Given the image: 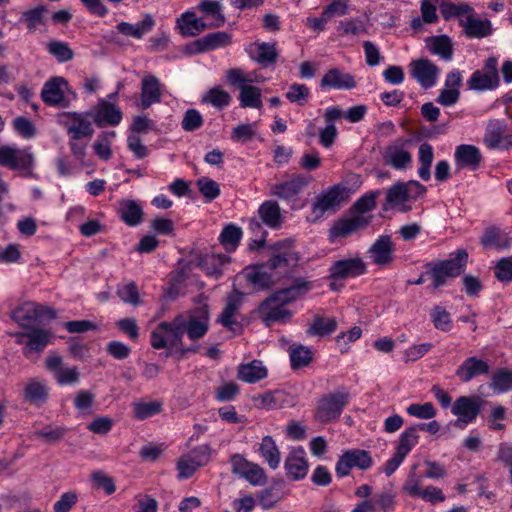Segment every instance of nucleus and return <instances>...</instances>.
Returning a JSON list of instances; mask_svg holds the SVG:
<instances>
[{
  "mask_svg": "<svg viewBox=\"0 0 512 512\" xmlns=\"http://www.w3.org/2000/svg\"><path fill=\"white\" fill-rule=\"evenodd\" d=\"M86 115L91 116L94 123L100 128L105 125L117 126L123 117L122 111L115 104L106 100H100L94 111L88 112Z\"/></svg>",
  "mask_w": 512,
  "mask_h": 512,
  "instance_id": "nucleus-21",
  "label": "nucleus"
},
{
  "mask_svg": "<svg viewBox=\"0 0 512 512\" xmlns=\"http://www.w3.org/2000/svg\"><path fill=\"white\" fill-rule=\"evenodd\" d=\"M162 99L161 83L159 79L152 75L147 74L141 81V102L142 109H148L153 104L160 103Z\"/></svg>",
  "mask_w": 512,
  "mask_h": 512,
  "instance_id": "nucleus-25",
  "label": "nucleus"
},
{
  "mask_svg": "<svg viewBox=\"0 0 512 512\" xmlns=\"http://www.w3.org/2000/svg\"><path fill=\"white\" fill-rule=\"evenodd\" d=\"M134 417L138 420H145L162 411V403L159 401L133 403Z\"/></svg>",
  "mask_w": 512,
  "mask_h": 512,
  "instance_id": "nucleus-56",
  "label": "nucleus"
},
{
  "mask_svg": "<svg viewBox=\"0 0 512 512\" xmlns=\"http://www.w3.org/2000/svg\"><path fill=\"white\" fill-rule=\"evenodd\" d=\"M384 163L395 170H405L412 162L409 151L397 145H390L383 154Z\"/></svg>",
  "mask_w": 512,
  "mask_h": 512,
  "instance_id": "nucleus-33",
  "label": "nucleus"
},
{
  "mask_svg": "<svg viewBox=\"0 0 512 512\" xmlns=\"http://www.w3.org/2000/svg\"><path fill=\"white\" fill-rule=\"evenodd\" d=\"M34 161L29 149H15L10 146L0 147V165L9 169H28Z\"/></svg>",
  "mask_w": 512,
  "mask_h": 512,
  "instance_id": "nucleus-18",
  "label": "nucleus"
},
{
  "mask_svg": "<svg viewBox=\"0 0 512 512\" xmlns=\"http://www.w3.org/2000/svg\"><path fill=\"white\" fill-rule=\"evenodd\" d=\"M454 157L459 167H468L471 170H476L482 160L479 149L469 144L459 145L456 148Z\"/></svg>",
  "mask_w": 512,
  "mask_h": 512,
  "instance_id": "nucleus-31",
  "label": "nucleus"
},
{
  "mask_svg": "<svg viewBox=\"0 0 512 512\" xmlns=\"http://www.w3.org/2000/svg\"><path fill=\"white\" fill-rule=\"evenodd\" d=\"M116 137L115 131L102 132L95 141L93 148L95 154L102 160H109L112 156L110 148L112 140Z\"/></svg>",
  "mask_w": 512,
  "mask_h": 512,
  "instance_id": "nucleus-53",
  "label": "nucleus"
},
{
  "mask_svg": "<svg viewBox=\"0 0 512 512\" xmlns=\"http://www.w3.org/2000/svg\"><path fill=\"white\" fill-rule=\"evenodd\" d=\"M311 177L296 174L290 179L271 186V194L285 201L294 200L307 187Z\"/></svg>",
  "mask_w": 512,
  "mask_h": 512,
  "instance_id": "nucleus-16",
  "label": "nucleus"
},
{
  "mask_svg": "<svg viewBox=\"0 0 512 512\" xmlns=\"http://www.w3.org/2000/svg\"><path fill=\"white\" fill-rule=\"evenodd\" d=\"M286 474L292 480L304 479L308 472V462L305 458V451L302 447L290 451L284 462Z\"/></svg>",
  "mask_w": 512,
  "mask_h": 512,
  "instance_id": "nucleus-24",
  "label": "nucleus"
},
{
  "mask_svg": "<svg viewBox=\"0 0 512 512\" xmlns=\"http://www.w3.org/2000/svg\"><path fill=\"white\" fill-rule=\"evenodd\" d=\"M185 333L190 340L196 341L203 338L209 329V324L201 321H196L194 318H184Z\"/></svg>",
  "mask_w": 512,
  "mask_h": 512,
  "instance_id": "nucleus-57",
  "label": "nucleus"
},
{
  "mask_svg": "<svg viewBox=\"0 0 512 512\" xmlns=\"http://www.w3.org/2000/svg\"><path fill=\"white\" fill-rule=\"evenodd\" d=\"M241 296L242 294L239 291H236V295L228 296L227 303L218 318V322L232 331L235 330V326L240 327L239 323L233 319V316L236 314L241 304Z\"/></svg>",
  "mask_w": 512,
  "mask_h": 512,
  "instance_id": "nucleus-38",
  "label": "nucleus"
},
{
  "mask_svg": "<svg viewBox=\"0 0 512 512\" xmlns=\"http://www.w3.org/2000/svg\"><path fill=\"white\" fill-rule=\"evenodd\" d=\"M418 442L419 434L415 432V428L409 426L400 434L395 451L406 457Z\"/></svg>",
  "mask_w": 512,
  "mask_h": 512,
  "instance_id": "nucleus-50",
  "label": "nucleus"
},
{
  "mask_svg": "<svg viewBox=\"0 0 512 512\" xmlns=\"http://www.w3.org/2000/svg\"><path fill=\"white\" fill-rule=\"evenodd\" d=\"M411 76L424 88L435 85L439 68L429 59L420 58L413 60L410 65Z\"/></svg>",
  "mask_w": 512,
  "mask_h": 512,
  "instance_id": "nucleus-17",
  "label": "nucleus"
},
{
  "mask_svg": "<svg viewBox=\"0 0 512 512\" xmlns=\"http://www.w3.org/2000/svg\"><path fill=\"white\" fill-rule=\"evenodd\" d=\"M349 394L346 392L331 393L323 397L316 409V419L329 423L339 418L344 407L348 404Z\"/></svg>",
  "mask_w": 512,
  "mask_h": 512,
  "instance_id": "nucleus-10",
  "label": "nucleus"
},
{
  "mask_svg": "<svg viewBox=\"0 0 512 512\" xmlns=\"http://www.w3.org/2000/svg\"><path fill=\"white\" fill-rule=\"evenodd\" d=\"M292 240H282L275 243L271 249L274 251L264 265L271 271L283 274L282 287L270 293L258 306V314L266 327L276 323L286 324L292 318V311L286 306L304 298L315 287L314 281L294 274V267L298 265V254L289 249Z\"/></svg>",
  "mask_w": 512,
  "mask_h": 512,
  "instance_id": "nucleus-1",
  "label": "nucleus"
},
{
  "mask_svg": "<svg viewBox=\"0 0 512 512\" xmlns=\"http://www.w3.org/2000/svg\"><path fill=\"white\" fill-rule=\"evenodd\" d=\"M12 319L25 330L37 328L44 319H54V309L35 303H26L13 310Z\"/></svg>",
  "mask_w": 512,
  "mask_h": 512,
  "instance_id": "nucleus-4",
  "label": "nucleus"
},
{
  "mask_svg": "<svg viewBox=\"0 0 512 512\" xmlns=\"http://www.w3.org/2000/svg\"><path fill=\"white\" fill-rule=\"evenodd\" d=\"M44 12V6H38L33 9H29L22 13L21 21L26 22L27 28L30 32H34L37 26L43 23Z\"/></svg>",
  "mask_w": 512,
  "mask_h": 512,
  "instance_id": "nucleus-61",
  "label": "nucleus"
},
{
  "mask_svg": "<svg viewBox=\"0 0 512 512\" xmlns=\"http://www.w3.org/2000/svg\"><path fill=\"white\" fill-rule=\"evenodd\" d=\"M482 399L479 396H460L452 405L451 412L458 418L454 426L463 429L467 424L476 420L482 407Z\"/></svg>",
  "mask_w": 512,
  "mask_h": 512,
  "instance_id": "nucleus-8",
  "label": "nucleus"
},
{
  "mask_svg": "<svg viewBox=\"0 0 512 512\" xmlns=\"http://www.w3.org/2000/svg\"><path fill=\"white\" fill-rule=\"evenodd\" d=\"M136 503L132 509L134 512H157L158 502L148 494H140L135 498Z\"/></svg>",
  "mask_w": 512,
  "mask_h": 512,
  "instance_id": "nucleus-64",
  "label": "nucleus"
},
{
  "mask_svg": "<svg viewBox=\"0 0 512 512\" xmlns=\"http://www.w3.org/2000/svg\"><path fill=\"white\" fill-rule=\"evenodd\" d=\"M367 272L366 263L360 257H353L334 261L329 268V278L345 280L364 275Z\"/></svg>",
  "mask_w": 512,
  "mask_h": 512,
  "instance_id": "nucleus-15",
  "label": "nucleus"
},
{
  "mask_svg": "<svg viewBox=\"0 0 512 512\" xmlns=\"http://www.w3.org/2000/svg\"><path fill=\"white\" fill-rule=\"evenodd\" d=\"M49 398V387L45 380L30 378L23 391L22 399L25 403L35 407H42Z\"/></svg>",
  "mask_w": 512,
  "mask_h": 512,
  "instance_id": "nucleus-23",
  "label": "nucleus"
},
{
  "mask_svg": "<svg viewBox=\"0 0 512 512\" xmlns=\"http://www.w3.org/2000/svg\"><path fill=\"white\" fill-rule=\"evenodd\" d=\"M259 267L248 268L245 270L244 276L246 280L253 285L256 290H267L274 286L277 281L283 283V274L271 271L264 265Z\"/></svg>",
  "mask_w": 512,
  "mask_h": 512,
  "instance_id": "nucleus-19",
  "label": "nucleus"
},
{
  "mask_svg": "<svg viewBox=\"0 0 512 512\" xmlns=\"http://www.w3.org/2000/svg\"><path fill=\"white\" fill-rule=\"evenodd\" d=\"M267 368L260 360L240 364L237 369V378L246 383H256L267 377Z\"/></svg>",
  "mask_w": 512,
  "mask_h": 512,
  "instance_id": "nucleus-32",
  "label": "nucleus"
},
{
  "mask_svg": "<svg viewBox=\"0 0 512 512\" xmlns=\"http://www.w3.org/2000/svg\"><path fill=\"white\" fill-rule=\"evenodd\" d=\"M421 483V478L417 477L414 472H410L402 487V490L411 497H419L431 504L443 502L446 499L440 488L428 486L422 489Z\"/></svg>",
  "mask_w": 512,
  "mask_h": 512,
  "instance_id": "nucleus-13",
  "label": "nucleus"
},
{
  "mask_svg": "<svg viewBox=\"0 0 512 512\" xmlns=\"http://www.w3.org/2000/svg\"><path fill=\"white\" fill-rule=\"evenodd\" d=\"M499 83L498 60L491 56L485 60L482 69L472 73L467 81V87L470 90L486 91L496 89Z\"/></svg>",
  "mask_w": 512,
  "mask_h": 512,
  "instance_id": "nucleus-6",
  "label": "nucleus"
},
{
  "mask_svg": "<svg viewBox=\"0 0 512 512\" xmlns=\"http://www.w3.org/2000/svg\"><path fill=\"white\" fill-rule=\"evenodd\" d=\"M182 24L180 32L183 36H197L207 28H212L210 24H207L200 18H196L193 12H185L181 16Z\"/></svg>",
  "mask_w": 512,
  "mask_h": 512,
  "instance_id": "nucleus-41",
  "label": "nucleus"
},
{
  "mask_svg": "<svg viewBox=\"0 0 512 512\" xmlns=\"http://www.w3.org/2000/svg\"><path fill=\"white\" fill-rule=\"evenodd\" d=\"M290 362L291 368L297 370L310 364L313 359L312 351L310 348L298 345L290 348Z\"/></svg>",
  "mask_w": 512,
  "mask_h": 512,
  "instance_id": "nucleus-52",
  "label": "nucleus"
},
{
  "mask_svg": "<svg viewBox=\"0 0 512 512\" xmlns=\"http://www.w3.org/2000/svg\"><path fill=\"white\" fill-rule=\"evenodd\" d=\"M431 42L430 51L439 55L442 59L449 61L453 56V45L447 35L433 36L429 38Z\"/></svg>",
  "mask_w": 512,
  "mask_h": 512,
  "instance_id": "nucleus-45",
  "label": "nucleus"
},
{
  "mask_svg": "<svg viewBox=\"0 0 512 512\" xmlns=\"http://www.w3.org/2000/svg\"><path fill=\"white\" fill-rule=\"evenodd\" d=\"M47 52L56 58L59 63H66L74 58V51L67 42L52 40L46 45Z\"/></svg>",
  "mask_w": 512,
  "mask_h": 512,
  "instance_id": "nucleus-49",
  "label": "nucleus"
},
{
  "mask_svg": "<svg viewBox=\"0 0 512 512\" xmlns=\"http://www.w3.org/2000/svg\"><path fill=\"white\" fill-rule=\"evenodd\" d=\"M230 257L225 254H211L206 255L201 260V266L206 271L207 275L219 278L222 275L221 267L228 263Z\"/></svg>",
  "mask_w": 512,
  "mask_h": 512,
  "instance_id": "nucleus-44",
  "label": "nucleus"
},
{
  "mask_svg": "<svg viewBox=\"0 0 512 512\" xmlns=\"http://www.w3.org/2000/svg\"><path fill=\"white\" fill-rule=\"evenodd\" d=\"M67 116L73 121V125L67 128L72 140H79L81 137L90 139L93 136L94 129L86 115L78 112H68Z\"/></svg>",
  "mask_w": 512,
  "mask_h": 512,
  "instance_id": "nucleus-34",
  "label": "nucleus"
},
{
  "mask_svg": "<svg viewBox=\"0 0 512 512\" xmlns=\"http://www.w3.org/2000/svg\"><path fill=\"white\" fill-rule=\"evenodd\" d=\"M459 25L463 28V33L469 39H482L493 33L490 20H481L469 15L466 20L460 19Z\"/></svg>",
  "mask_w": 512,
  "mask_h": 512,
  "instance_id": "nucleus-29",
  "label": "nucleus"
},
{
  "mask_svg": "<svg viewBox=\"0 0 512 512\" xmlns=\"http://www.w3.org/2000/svg\"><path fill=\"white\" fill-rule=\"evenodd\" d=\"M144 212L134 200H127L121 204L120 218L128 226H137L143 221Z\"/></svg>",
  "mask_w": 512,
  "mask_h": 512,
  "instance_id": "nucleus-42",
  "label": "nucleus"
},
{
  "mask_svg": "<svg viewBox=\"0 0 512 512\" xmlns=\"http://www.w3.org/2000/svg\"><path fill=\"white\" fill-rule=\"evenodd\" d=\"M212 448L208 444H202L191 449L177 461L178 477L190 478L199 468L206 466L211 461Z\"/></svg>",
  "mask_w": 512,
  "mask_h": 512,
  "instance_id": "nucleus-5",
  "label": "nucleus"
},
{
  "mask_svg": "<svg viewBox=\"0 0 512 512\" xmlns=\"http://www.w3.org/2000/svg\"><path fill=\"white\" fill-rule=\"evenodd\" d=\"M285 393L281 390L268 391L263 394L254 396V402L259 407H265L267 409L280 408L284 400Z\"/></svg>",
  "mask_w": 512,
  "mask_h": 512,
  "instance_id": "nucleus-54",
  "label": "nucleus"
},
{
  "mask_svg": "<svg viewBox=\"0 0 512 512\" xmlns=\"http://www.w3.org/2000/svg\"><path fill=\"white\" fill-rule=\"evenodd\" d=\"M337 321L335 318H325L319 314L314 315L312 323L306 330L307 335L324 337L332 334L337 329Z\"/></svg>",
  "mask_w": 512,
  "mask_h": 512,
  "instance_id": "nucleus-39",
  "label": "nucleus"
},
{
  "mask_svg": "<svg viewBox=\"0 0 512 512\" xmlns=\"http://www.w3.org/2000/svg\"><path fill=\"white\" fill-rule=\"evenodd\" d=\"M226 80L231 86L239 89L238 99L242 108H262L260 88L248 84L257 80L256 72L244 74L240 68H231L226 71Z\"/></svg>",
  "mask_w": 512,
  "mask_h": 512,
  "instance_id": "nucleus-3",
  "label": "nucleus"
},
{
  "mask_svg": "<svg viewBox=\"0 0 512 512\" xmlns=\"http://www.w3.org/2000/svg\"><path fill=\"white\" fill-rule=\"evenodd\" d=\"M155 25V21L153 17L149 14L145 15V17L136 24H131L128 22H120L117 24L116 28L119 33L127 36L133 37L136 39H141L144 34L148 33L152 30Z\"/></svg>",
  "mask_w": 512,
  "mask_h": 512,
  "instance_id": "nucleus-36",
  "label": "nucleus"
},
{
  "mask_svg": "<svg viewBox=\"0 0 512 512\" xmlns=\"http://www.w3.org/2000/svg\"><path fill=\"white\" fill-rule=\"evenodd\" d=\"M231 99V95L227 91L216 86L207 91V93L202 97V102L210 103L215 108L221 110L230 104Z\"/></svg>",
  "mask_w": 512,
  "mask_h": 512,
  "instance_id": "nucleus-51",
  "label": "nucleus"
},
{
  "mask_svg": "<svg viewBox=\"0 0 512 512\" xmlns=\"http://www.w3.org/2000/svg\"><path fill=\"white\" fill-rule=\"evenodd\" d=\"M197 186L200 193L207 201H212L220 195V186L208 177H202L197 180Z\"/></svg>",
  "mask_w": 512,
  "mask_h": 512,
  "instance_id": "nucleus-59",
  "label": "nucleus"
},
{
  "mask_svg": "<svg viewBox=\"0 0 512 512\" xmlns=\"http://www.w3.org/2000/svg\"><path fill=\"white\" fill-rule=\"evenodd\" d=\"M380 194V190H373L365 193L354 202L350 208V212L355 215H363L374 210L376 207V199Z\"/></svg>",
  "mask_w": 512,
  "mask_h": 512,
  "instance_id": "nucleus-47",
  "label": "nucleus"
},
{
  "mask_svg": "<svg viewBox=\"0 0 512 512\" xmlns=\"http://www.w3.org/2000/svg\"><path fill=\"white\" fill-rule=\"evenodd\" d=\"M345 188L340 185H334L319 194L312 204V222H317L326 213H335L339 210L343 200V191Z\"/></svg>",
  "mask_w": 512,
  "mask_h": 512,
  "instance_id": "nucleus-7",
  "label": "nucleus"
},
{
  "mask_svg": "<svg viewBox=\"0 0 512 512\" xmlns=\"http://www.w3.org/2000/svg\"><path fill=\"white\" fill-rule=\"evenodd\" d=\"M320 87L323 89L351 90L356 87V81L353 75L333 68L324 74L320 81Z\"/></svg>",
  "mask_w": 512,
  "mask_h": 512,
  "instance_id": "nucleus-27",
  "label": "nucleus"
},
{
  "mask_svg": "<svg viewBox=\"0 0 512 512\" xmlns=\"http://www.w3.org/2000/svg\"><path fill=\"white\" fill-rule=\"evenodd\" d=\"M309 88L305 84L293 83L289 86L285 96L291 103L302 106L309 97Z\"/></svg>",
  "mask_w": 512,
  "mask_h": 512,
  "instance_id": "nucleus-60",
  "label": "nucleus"
},
{
  "mask_svg": "<svg viewBox=\"0 0 512 512\" xmlns=\"http://www.w3.org/2000/svg\"><path fill=\"white\" fill-rule=\"evenodd\" d=\"M407 201H409V196L405 184L398 181L387 190L383 210L388 211L389 209L400 207Z\"/></svg>",
  "mask_w": 512,
  "mask_h": 512,
  "instance_id": "nucleus-40",
  "label": "nucleus"
},
{
  "mask_svg": "<svg viewBox=\"0 0 512 512\" xmlns=\"http://www.w3.org/2000/svg\"><path fill=\"white\" fill-rule=\"evenodd\" d=\"M91 478L95 488L102 489L107 495H111L115 492L116 486L114 479L105 472L95 471L91 474Z\"/></svg>",
  "mask_w": 512,
  "mask_h": 512,
  "instance_id": "nucleus-62",
  "label": "nucleus"
},
{
  "mask_svg": "<svg viewBox=\"0 0 512 512\" xmlns=\"http://www.w3.org/2000/svg\"><path fill=\"white\" fill-rule=\"evenodd\" d=\"M68 82L60 76H55L46 81L41 91V99L48 106L68 107L70 102L66 100L62 86Z\"/></svg>",
  "mask_w": 512,
  "mask_h": 512,
  "instance_id": "nucleus-20",
  "label": "nucleus"
},
{
  "mask_svg": "<svg viewBox=\"0 0 512 512\" xmlns=\"http://www.w3.org/2000/svg\"><path fill=\"white\" fill-rule=\"evenodd\" d=\"M78 495L74 491L63 493L59 500L53 505L54 512H70L71 509L77 504Z\"/></svg>",
  "mask_w": 512,
  "mask_h": 512,
  "instance_id": "nucleus-63",
  "label": "nucleus"
},
{
  "mask_svg": "<svg viewBox=\"0 0 512 512\" xmlns=\"http://www.w3.org/2000/svg\"><path fill=\"white\" fill-rule=\"evenodd\" d=\"M259 452L268 466L275 470L280 464V451L271 436H264L260 443Z\"/></svg>",
  "mask_w": 512,
  "mask_h": 512,
  "instance_id": "nucleus-43",
  "label": "nucleus"
},
{
  "mask_svg": "<svg viewBox=\"0 0 512 512\" xmlns=\"http://www.w3.org/2000/svg\"><path fill=\"white\" fill-rule=\"evenodd\" d=\"M258 215L262 223L271 229L282 226L281 209L276 201H264L258 208Z\"/></svg>",
  "mask_w": 512,
  "mask_h": 512,
  "instance_id": "nucleus-35",
  "label": "nucleus"
},
{
  "mask_svg": "<svg viewBox=\"0 0 512 512\" xmlns=\"http://www.w3.org/2000/svg\"><path fill=\"white\" fill-rule=\"evenodd\" d=\"M368 253L374 264L389 265L393 261L394 244L390 235H381L369 248Z\"/></svg>",
  "mask_w": 512,
  "mask_h": 512,
  "instance_id": "nucleus-26",
  "label": "nucleus"
},
{
  "mask_svg": "<svg viewBox=\"0 0 512 512\" xmlns=\"http://www.w3.org/2000/svg\"><path fill=\"white\" fill-rule=\"evenodd\" d=\"M451 258L430 262L426 264V271L414 281H408L410 285H421L424 283V277L428 276L432 280V286L438 289L444 286L447 278L460 276L466 268L468 262V253L465 249H458Z\"/></svg>",
  "mask_w": 512,
  "mask_h": 512,
  "instance_id": "nucleus-2",
  "label": "nucleus"
},
{
  "mask_svg": "<svg viewBox=\"0 0 512 512\" xmlns=\"http://www.w3.org/2000/svg\"><path fill=\"white\" fill-rule=\"evenodd\" d=\"M198 9L207 15H211L214 21L210 24L213 28H219L224 25L225 17L222 14V7L217 1L203 0Z\"/></svg>",
  "mask_w": 512,
  "mask_h": 512,
  "instance_id": "nucleus-55",
  "label": "nucleus"
},
{
  "mask_svg": "<svg viewBox=\"0 0 512 512\" xmlns=\"http://www.w3.org/2000/svg\"><path fill=\"white\" fill-rule=\"evenodd\" d=\"M16 338V343L25 345L23 354L28 356L30 353L42 352L53 338V333L49 330L42 328H33L25 331L16 332L13 334Z\"/></svg>",
  "mask_w": 512,
  "mask_h": 512,
  "instance_id": "nucleus-9",
  "label": "nucleus"
},
{
  "mask_svg": "<svg viewBox=\"0 0 512 512\" xmlns=\"http://www.w3.org/2000/svg\"><path fill=\"white\" fill-rule=\"evenodd\" d=\"M159 328L165 330L170 347L178 346L181 344L185 334L184 316L179 314L172 321L160 322Z\"/></svg>",
  "mask_w": 512,
  "mask_h": 512,
  "instance_id": "nucleus-37",
  "label": "nucleus"
},
{
  "mask_svg": "<svg viewBox=\"0 0 512 512\" xmlns=\"http://www.w3.org/2000/svg\"><path fill=\"white\" fill-rule=\"evenodd\" d=\"M63 358L57 352H51L45 360V367L50 371L60 386L76 385L80 380V373L76 366L63 367Z\"/></svg>",
  "mask_w": 512,
  "mask_h": 512,
  "instance_id": "nucleus-12",
  "label": "nucleus"
},
{
  "mask_svg": "<svg viewBox=\"0 0 512 512\" xmlns=\"http://www.w3.org/2000/svg\"><path fill=\"white\" fill-rule=\"evenodd\" d=\"M242 234L240 227L234 224H228L223 228L219 236V241L227 251H234L240 243Z\"/></svg>",
  "mask_w": 512,
  "mask_h": 512,
  "instance_id": "nucleus-48",
  "label": "nucleus"
},
{
  "mask_svg": "<svg viewBox=\"0 0 512 512\" xmlns=\"http://www.w3.org/2000/svg\"><path fill=\"white\" fill-rule=\"evenodd\" d=\"M490 370L489 364L477 357H468L457 368L455 375L464 383L471 381L480 375L488 374Z\"/></svg>",
  "mask_w": 512,
  "mask_h": 512,
  "instance_id": "nucleus-28",
  "label": "nucleus"
},
{
  "mask_svg": "<svg viewBox=\"0 0 512 512\" xmlns=\"http://www.w3.org/2000/svg\"><path fill=\"white\" fill-rule=\"evenodd\" d=\"M373 216L355 215L342 217L334 222L329 230L332 238H346L358 231L365 230L372 221Z\"/></svg>",
  "mask_w": 512,
  "mask_h": 512,
  "instance_id": "nucleus-14",
  "label": "nucleus"
},
{
  "mask_svg": "<svg viewBox=\"0 0 512 512\" xmlns=\"http://www.w3.org/2000/svg\"><path fill=\"white\" fill-rule=\"evenodd\" d=\"M373 464L370 453L362 449H350L345 451L336 463V473L339 477L349 475L350 470L354 467L367 470Z\"/></svg>",
  "mask_w": 512,
  "mask_h": 512,
  "instance_id": "nucleus-11",
  "label": "nucleus"
},
{
  "mask_svg": "<svg viewBox=\"0 0 512 512\" xmlns=\"http://www.w3.org/2000/svg\"><path fill=\"white\" fill-rule=\"evenodd\" d=\"M257 55L251 58L260 65L267 67L276 63L278 59V52L274 43L262 42L256 45Z\"/></svg>",
  "mask_w": 512,
  "mask_h": 512,
  "instance_id": "nucleus-46",
  "label": "nucleus"
},
{
  "mask_svg": "<svg viewBox=\"0 0 512 512\" xmlns=\"http://www.w3.org/2000/svg\"><path fill=\"white\" fill-rule=\"evenodd\" d=\"M492 388L498 392H505L512 389V371L506 369L497 370L492 377Z\"/></svg>",
  "mask_w": 512,
  "mask_h": 512,
  "instance_id": "nucleus-58",
  "label": "nucleus"
},
{
  "mask_svg": "<svg viewBox=\"0 0 512 512\" xmlns=\"http://www.w3.org/2000/svg\"><path fill=\"white\" fill-rule=\"evenodd\" d=\"M480 243L486 249L504 250L510 247L511 237L500 227L489 226L485 228Z\"/></svg>",
  "mask_w": 512,
  "mask_h": 512,
  "instance_id": "nucleus-30",
  "label": "nucleus"
},
{
  "mask_svg": "<svg viewBox=\"0 0 512 512\" xmlns=\"http://www.w3.org/2000/svg\"><path fill=\"white\" fill-rule=\"evenodd\" d=\"M231 43V35L227 32L209 33L199 39H196L187 46L189 53L198 54L225 47Z\"/></svg>",
  "mask_w": 512,
  "mask_h": 512,
  "instance_id": "nucleus-22",
  "label": "nucleus"
}]
</instances>
